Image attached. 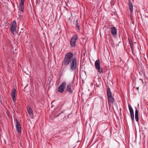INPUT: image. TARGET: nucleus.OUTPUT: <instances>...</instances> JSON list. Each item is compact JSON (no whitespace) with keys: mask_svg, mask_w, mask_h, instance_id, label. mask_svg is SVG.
I'll list each match as a JSON object with an SVG mask.
<instances>
[{"mask_svg":"<svg viewBox=\"0 0 148 148\" xmlns=\"http://www.w3.org/2000/svg\"><path fill=\"white\" fill-rule=\"evenodd\" d=\"M63 63L66 66L69 64L70 69L72 71H75L76 69V59L74 57L73 54L71 52H68L66 54Z\"/></svg>","mask_w":148,"mask_h":148,"instance_id":"nucleus-1","label":"nucleus"},{"mask_svg":"<svg viewBox=\"0 0 148 148\" xmlns=\"http://www.w3.org/2000/svg\"><path fill=\"white\" fill-rule=\"evenodd\" d=\"M107 93L108 97V102L109 105L110 103H112L114 102V97L112 96L110 88L108 87L107 88Z\"/></svg>","mask_w":148,"mask_h":148,"instance_id":"nucleus-2","label":"nucleus"},{"mask_svg":"<svg viewBox=\"0 0 148 148\" xmlns=\"http://www.w3.org/2000/svg\"><path fill=\"white\" fill-rule=\"evenodd\" d=\"M78 39V36L76 34L74 35L71 38L70 41V44L71 47H74L75 46L76 41Z\"/></svg>","mask_w":148,"mask_h":148,"instance_id":"nucleus-3","label":"nucleus"},{"mask_svg":"<svg viewBox=\"0 0 148 148\" xmlns=\"http://www.w3.org/2000/svg\"><path fill=\"white\" fill-rule=\"evenodd\" d=\"M66 83L65 82H63L58 88V91L62 93L66 87Z\"/></svg>","mask_w":148,"mask_h":148,"instance_id":"nucleus-4","label":"nucleus"},{"mask_svg":"<svg viewBox=\"0 0 148 148\" xmlns=\"http://www.w3.org/2000/svg\"><path fill=\"white\" fill-rule=\"evenodd\" d=\"M95 66L97 69L98 70V71L100 73H103L102 69L100 68V62L99 59L97 60L95 62Z\"/></svg>","mask_w":148,"mask_h":148,"instance_id":"nucleus-5","label":"nucleus"},{"mask_svg":"<svg viewBox=\"0 0 148 148\" xmlns=\"http://www.w3.org/2000/svg\"><path fill=\"white\" fill-rule=\"evenodd\" d=\"M15 126L16 130L18 133H20L21 132V129L20 124L17 119H16Z\"/></svg>","mask_w":148,"mask_h":148,"instance_id":"nucleus-6","label":"nucleus"},{"mask_svg":"<svg viewBox=\"0 0 148 148\" xmlns=\"http://www.w3.org/2000/svg\"><path fill=\"white\" fill-rule=\"evenodd\" d=\"M128 108L130 112V113L131 116V118L133 121L134 120V114L133 109L132 107L128 104Z\"/></svg>","mask_w":148,"mask_h":148,"instance_id":"nucleus-7","label":"nucleus"},{"mask_svg":"<svg viewBox=\"0 0 148 148\" xmlns=\"http://www.w3.org/2000/svg\"><path fill=\"white\" fill-rule=\"evenodd\" d=\"M16 29V23L15 20H14L12 23V26L10 27V29L12 32H14Z\"/></svg>","mask_w":148,"mask_h":148,"instance_id":"nucleus-8","label":"nucleus"},{"mask_svg":"<svg viewBox=\"0 0 148 148\" xmlns=\"http://www.w3.org/2000/svg\"><path fill=\"white\" fill-rule=\"evenodd\" d=\"M111 33L114 37L117 36V31L116 29L114 27H112L111 28Z\"/></svg>","mask_w":148,"mask_h":148,"instance_id":"nucleus-9","label":"nucleus"},{"mask_svg":"<svg viewBox=\"0 0 148 148\" xmlns=\"http://www.w3.org/2000/svg\"><path fill=\"white\" fill-rule=\"evenodd\" d=\"M16 90L15 88H13L12 90V92L11 93V96L13 100L14 101L16 100L15 98Z\"/></svg>","mask_w":148,"mask_h":148,"instance_id":"nucleus-10","label":"nucleus"},{"mask_svg":"<svg viewBox=\"0 0 148 148\" xmlns=\"http://www.w3.org/2000/svg\"><path fill=\"white\" fill-rule=\"evenodd\" d=\"M66 90L68 91L69 93L72 94L73 93V89L71 88L70 84H68L66 87Z\"/></svg>","mask_w":148,"mask_h":148,"instance_id":"nucleus-11","label":"nucleus"},{"mask_svg":"<svg viewBox=\"0 0 148 148\" xmlns=\"http://www.w3.org/2000/svg\"><path fill=\"white\" fill-rule=\"evenodd\" d=\"M129 7L130 10V15H131L132 14V13L133 12V6L132 3L130 1H129Z\"/></svg>","mask_w":148,"mask_h":148,"instance_id":"nucleus-12","label":"nucleus"},{"mask_svg":"<svg viewBox=\"0 0 148 148\" xmlns=\"http://www.w3.org/2000/svg\"><path fill=\"white\" fill-rule=\"evenodd\" d=\"M136 108V110H135V118L136 120V121L138 122L139 121V119H138V110L137 109V108L135 107Z\"/></svg>","mask_w":148,"mask_h":148,"instance_id":"nucleus-13","label":"nucleus"},{"mask_svg":"<svg viewBox=\"0 0 148 148\" xmlns=\"http://www.w3.org/2000/svg\"><path fill=\"white\" fill-rule=\"evenodd\" d=\"M76 28L78 30V31L80 30L79 26V23H78V20H77L76 21Z\"/></svg>","mask_w":148,"mask_h":148,"instance_id":"nucleus-14","label":"nucleus"},{"mask_svg":"<svg viewBox=\"0 0 148 148\" xmlns=\"http://www.w3.org/2000/svg\"><path fill=\"white\" fill-rule=\"evenodd\" d=\"M19 10L20 11L23 12L24 11V5H20Z\"/></svg>","mask_w":148,"mask_h":148,"instance_id":"nucleus-15","label":"nucleus"},{"mask_svg":"<svg viewBox=\"0 0 148 148\" xmlns=\"http://www.w3.org/2000/svg\"><path fill=\"white\" fill-rule=\"evenodd\" d=\"M28 112L30 116L31 117H33V112L32 110H31L30 111H29Z\"/></svg>","mask_w":148,"mask_h":148,"instance_id":"nucleus-16","label":"nucleus"},{"mask_svg":"<svg viewBox=\"0 0 148 148\" xmlns=\"http://www.w3.org/2000/svg\"><path fill=\"white\" fill-rule=\"evenodd\" d=\"M25 0H21V2L20 3V5H24Z\"/></svg>","mask_w":148,"mask_h":148,"instance_id":"nucleus-17","label":"nucleus"},{"mask_svg":"<svg viewBox=\"0 0 148 148\" xmlns=\"http://www.w3.org/2000/svg\"><path fill=\"white\" fill-rule=\"evenodd\" d=\"M27 109L28 111L32 110V108L29 106L27 107Z\"/></svg>","mask_w":148,"mask_h":148,"instance_id":"nucleus-18","label":"nucleus"},{"mask_svg":"<svg viewBox=\"0 0 148 148\" xmlns=\"http://www.w3.org/2000/svg\"><path fill=\"white\" fill-rule=\"evenodd\" d=\"M140 80H141L142 82L143 83V79L140 78Z\"/></svg>","mask_w":148,"mask_h":148,"instance_id":"nucleus-19","label":"nucleus"},{"mask_svg":"<svg viewBox=\"0 0 148 148\" xmlns=\"http://www.w3.org/2000/svg\"><path fill=\"white\" fill-rule=\"evenodd\" d=\"M135 88L136 89L138 90L139 88V87H136Z\"/></svg>","mask_w":148,"mask_h":148,"instance_id":"nucleus-20","label":"nucleus"},{"mask_svg":"<svg viewBox=\"0 0 148 148\" xmlns=\"http://www.w3.org/2000/svg\"><path fill=\"white\" fill-rule=\"evenodd\" d=\"M130 45V47H131V49H132V48H133V47H132V45Z\"/></svg>","mask_w":148,"mask_h":148,"instance_id":"nucleus-21","label":"nucleus"},{"mask_svg":"<svg viewBox=\"0 0 148 148\" xmlns=\"http://www.w3.org/2000/svg\"><path fill=\"white\" fill-rule=\"evenodd\" d=\"M60 113H60L57 116V117L58 116L60 115Z\"/></svg>","mask_w":148,"mask_h":148,"instance_id":"nucleus-22","label":"nucleus"},{"mask_svg":"<svg viewBox=\"0 0 148 148\" xmlns=\"http://www.w3.org/2000/svg\"><path fill=\"white\" fill-rule=\"evenodd\" d=\"M121 58H120V60L121 61Z\"/></svg>","mask_w":148,"mask_h":148,"instance_id":"nucleus-23","label":"nucleus"}]
</instances>
